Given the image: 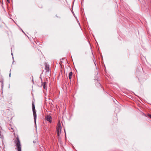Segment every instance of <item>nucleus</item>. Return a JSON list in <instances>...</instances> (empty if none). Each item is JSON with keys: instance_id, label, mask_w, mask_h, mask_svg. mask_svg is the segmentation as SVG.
<instances>
[{"instance_id": "1", "label": "nucleus", "mask_w": 151, "mask_h": 151, "mask_svg": "<svg viewBox=\"0 0 151 151\" xmlns=\"http://www.w3.org/2000/svg\"><path fill=\"white\" fill-rule=\"evenodd\" d=\"M14 142L15 144V145L17 147L16 149L18 151H21V145L20 141L18 137L16 138Z\"/></svg>"}, {"instance_id": "2", "label": "nucleus", "mask_w": 151, "mask_h": 151, "mask_svg": "<svg viewBox=\"0 0 151 151\" xmlns=\"http://www.w3.org/2000/svg\"><path fill=\"white\" fill-rule=\"evenodd\" d=\"M62 128L60 122L59 121L57 124V126L56 127L57 134L58 136L59 137L60 134L61 130Z\"/></svg>"}, {"instance_id": "3", "label": "nucleus", "mask_w": 151, "mask_h": 151, "mask_svg": "<svg viewBox=\"0 0 151 151\" xmlns=\"http://www.w3.org/2000/svg\"><path fill=\"white\" fill-rule=\"evenodd\" d=\"M32 109L33 112V116L34 117V121L35 124H36V119L37 117V114L36 112L34 104L33 102L32 103Z\"/></svg>"}, {"instance_id": "4", "label": "nucleus", "mask_w": 151, "mask_h": 151, "mask_svg": "<svg viewBox=\"0 0 151 151\" xmlns=\"http://www.w3.org/2000/svg\"><path fill=\"white\" fill-rule=\"evenodd\" d=\"M45 119L46 120L48 121L50 123L51 122L52 117L50 116L49 115H47L45 117Z\"/></svg>"}, {"instance_id": "5", "label": "nucleus", "mask_w": 151, "mask_h": 151, "mask_svg": "<svg viewBox=\"0 0 151 151\" xmlns=\"http://www.w3.org/2000/svg\"><path fill=\"white\" fill-rule=\"evenodd\" d=\"M0 82L1 83V85L2 88L4 85L3 82V79L1 76H0Z\"/></svg>"}, {"instance_id": "6", "label": "nucleus", "mask_w": 151, "mask_h": 151, "mask_svg": "<svg viewBox=\"0 0 151 151\" xmlns=\"http://www.w3.org/2000/svg\"><path fill=\"white\" fill-rule=\"evenodd\" d=\"M73 73L72 72H70L69 75V79L70 80L72 77Z\"/></svg>"}, {"instance_id": "7", "label": "nucleus", "mask_w": 151, "mask_h": 151, "mask_svg": "<svg viewBox=\"0 0 151 151\" xmlns=\"http://www.w3.org/2000/svg\"><path fill=\"white\" fill-rule=\"evenodd\" d=\"M45 85H46V82H44L43 83H42V86L43 88L44 89H46L47 88L45 86Z\"/></svg>"}, {"instance_id": "8", "label": "nucleus", "mask_w": 151, "mask_h": 151, "mask_svg": "<svg viewBox=\"0 0 151 151\" xmlns=\"http://www.w3.org/2000/svg\"><path fill=\"white\" fill-rule=\"evenodd\" d=\"M49 67L47 65H46L45 66V69L49 71Z\"/></svg>"}, {"instance_id": "9", "label": "nucleus", "mask_w": 151, "mask_h": 151, "mask_svg": "<svg viewBox=\"0 0 151 151\" xmlns=\"http://www.w3.org/2000/svg\"><path fill=\"white\" fill-rule=\"evenodd\" d=\"M147 115L151 119V114H148Z\"/></svg>"}, {"instance_id": "10", "label": "nucleus", "mask_w": 151, "mask_h": 151, "mask_svg": "<svg viewBox=\"0 0 151 151\" xmlns=\"http://www.w3.org/2000/svg\"><path fill=\"white\" fill-rule=\"evenodd\" d=\"M7 1L8 2H9L10 1L9 0H7Z\"/></svg>"}, {"instance_id": "11", "label": "nucleus", "mask_w": 151, "mask_h": 151, "mask_svg": "<svg viewBox=\"0 0 151 151\" xmlns=\"http://www.w3.org/2000/svg\"><path fill=\"white\" fill-rule=\"evenodd\" d=\"M64 131H65V129H64Z\"/></svg>"}, {"instance_id": "12", "label": "nucleus", "mask_w": 151, "mask_h": 151, "mask_svg": "<svg viewBox=\"0 0 151 151\" xmlns=\"http://www.w3.org/2000/svg\"><path fill=\"white\" fill-rule=\"evenodd\" d=\"M33 142H34V143H35V142H34V141H33Z\"/></svg>"}, {"instance_id": "13", "label": "nucleus", "mask_w": 151, "mask_h": 151, "mask_svg": "<svg viewBox=\"0 0 151 151\" xmlns=\"http://www.w3.org/2000/svg\"><path fill=\"white\" fill-rule=\"evenodd\" d=\"M11 129H13L12 128H11Z\"/></svg>"}, {"instance_id": "14", "label": "nucleus", "mask_w": 151, "mask_h": 151, "mask_svg": "<svg viewBox=\"0 0 151 151\" xmlns=\"http://www.w3.org/2000/svg\"><path fill=\"white\" fill-rule=\"evenodd\" d=\"M12 54V55H13V53H12V54Z\"/></svg>"}]
</instances>
